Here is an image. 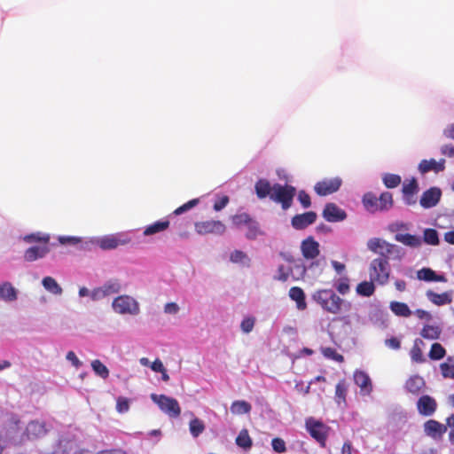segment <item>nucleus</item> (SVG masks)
I'll return each instance as SVG.
<instances>
[{
    "mask_svg": "<svg viewBox=\"0 0 454 454\" xmlns=\"http://www.w3.org/2000/svg\"><path fill=\"white\" fill-rule=\"evenodd\" d=\"M130 242V239L125 234L116 233L103 236L95 241V244L102 250H113L120 246L127 245Z\"/></svg>",
    "mask_w": 454,
    "mask_h": 454,
    "instance_id": "1a4fd4ad",
    "label": "nucleus"
},
{
    "mask_svg": "<svg viewBox=\"0 0 454 454\" xmlns=\"http://www.w3.org/2000/svg\"><path fill=\"white\" fill-rule=\"evenodd\" d=\"M447 431V426L434 419H429L424 423V432L426 435L434 440L442 439Z\"/></svg>",
    "mask_w": 454,
    "mask_h": 454,
    "instance_id": "4468645a",
    "label": "nucleus"
},
{
    "mask_svg": "<svg viewBox=\"0 0 454 454\" xmlns=\"http://www.w3.org/2000/svg\"><path fill=\"white\" fill-rule=\"evenodd\" d=\"M348 282L349 280L347 277L339 279V282L336 285V289L340 294L344 295L349 292L350 287Z\"/></svg>",
    "mask_w": 454,
    "mask_h": 454,
    "instance_id": "603ef678",
    "label": "nucleus"
},
{
    "mask_svg": "<svg viewBox=\"0 0 454 454\" xmlns=\"http://www.w3.org/2000/svg\"><path fill=\"white\" fill-rule=\"evenodd\" d=\"M390 265L387 258H375L369 266V276L372 281L384 286L388 282Z\"/></svg>",
    "mask_w": 454,
    "mask_h": 454,
    "instance_id": "20e7f679",
    "label": "nucleus"
},
{
    "mask_svg": "<svg viewBox=\"0 0 454 454\" xmlns=\"http://www.w3.org/2000/svg\"><path fill=\"white\" fill-rule=\"evenodd\" d=\"M151 399L164 413L171 418H177L181 414V408L176 399L165 395L152 394Z\"/></svg>",
    "mask_w": 454,
    "mask_h": 454,
    "instance_id": "423d86ee",
    "label": "nucleus"
},
{
    "mask_svg": "<svg viewBox=\"0 0 454 454\" xmlns=\"http://www.w3.org/2000/svg\"><path fill=\"white\" fill-rule=\"evenodd\" d=\"M302 256L307 260H313L319 255V243L312 237H309L302 240L301 244Z\"/></svg>",
    "mask_w": 454,
    "mask_h": 454,
    "instance_id": "2eb2a0df",
    "label": "nucleus"
},
{
    "mask_svg": "<svg viewBox=\"0 0 454 454\" xmlns=\"http://www.w3.org/2000/svg\"><path fill=\"white\" fill-rule=\"evenodd\" d=\"M322 354L324 355V356H325L326 358H329V359H332V360H334L338 363H342L344 361V356L340 354H339L336 349L333 348H324L322 349Z\"/></svg>",
    "mask_w": 454,
    "mask_h": 454,
    "instance_id": "8fccbe9b",
    "label": "nucleus"
},
{
    "mask_svg": "<svg viewBox=\"0 0 454 454\" xmlns=\"http://www.w3.org/2000/svg\"><path fill=\"white\" fill-rule=\"evenodd\" d=\"M129 409V402L128 398L120 396L116 402V410L120 413L127 412Z\"/></svg>",
    "mask_w": 454,
    "mask_h": 454,
    "instance_id": "4d7b16f0",
    "label": "nucleus"
},
{
    "mask_svg": "<svg viewBox=\"0 0 454 454\" xmlns=\"http://www.w3.org/2000/svg\"><path fill=\"white\" fill-rule=\"evenodd\" d=\"M363 204L371 213L388 210L393 207V196L391 192H385L377 198L373 193L367 192L363 197Z\"/></svg>",
    "mask_w": 454,
    "mask_h": 454,
    "instance_id": "7ed1b4c3",
    "label": "nucleus"
},
{
    "mask_svg": "<svg viewBox=\"0 0 454 454\" xmlns=\"http://www.w3.org/2000/svg\"><path fill=\"white\" fill-rule=\"evenodd\" d=\"M443 135L447 138L454 139V123L448 125L444 130Z\"/></svg>",
    "mask_w": 454,
    "mask_h": 454,
    "instance_id": "774afa93",
    "label": "nucleus"
},
{
    "mask_svg": "<svg viewBox=\"0 0 454 454\" xmlns=\"http://www.w3.org/2000/svg\"><path fill=\"white\" fill-rule=\"evenodd\" d=\"M427 299L436 306H442L452 302V292H444L442 294H437L432 290H428L426 293Z\"/></svg>",
    "mask_w": 454,
    "mask_h": 454,
    "instance_id": "412c9836",
    "label": "nucleus"
},
{
    "mask_svg": "<svg viewBox=\"0 0 454 454\" xmlns=\"http://www.w3.org/2000/svg\"><path fill=\"white\" fill-rule=\"evenodd\" d=\"M323 216L327 222H340L346 219V212L334 203H327L323 210Z\"/></svg>",
    "mask_w": 454,
    "mask_h": 454,
    "instance_id": "dca6fc26",
    "label": "nucleus"
},
{
    "mask_svg": "<svg viewBox=\"0 0 454 454\" xmlns=\"http://www.w3.org/2000/svg\"><path fill=\"white\" fill-rule=\"evenodd\" d=\"M348 383L345 379L340 380L335 387V402L338 405L345 407L347 405V394Z\"/></svg>",
    "mask_w": 454,
    "mask_h": 454,
    "instance_id": "5701e85b",
    "label": "nucleus"
},
{
    "mask_svg": "<svg viewBox=\"0 0 454 454\" xmlns=\"http://www.w3.org/2000/svg\"><path fill=\"white\" fill-rule=\"evenodd\" d=\"M49 252V245L33 246L25 251L24 259L27 262H34L43 258Z\"/></svg>",
    "mask_w": 454,
    "mask_h": 454,
    "instance_id": "aec40b11",
    "label": "nucleus"
},
{
    "mask_svg": "<svg viewBox=\"0 0 454 454\" xmlns=\"http://www.w3.org/2000/svg\"><path fill=\"white\" fill-rule=\"evenodd\" d=\"M386 345L392 348V349H399L400 347H401V342L400 340L395 338V337H392L390 339H387L386 341H385Z\"/></svg>",
    "mask_w": 454,
    "mask_h": 454,
    "instance_id": "0e129e2a",
    "label": "nucleus"
},
{
    "mask_svg": "<svg viewBox=\"0 0 454 454\" xmlns=\"http://www.w3.org/2000/svg\"><path fill=\"white\" fill-rule=\"evenodd\" d=\"M410 355L411 360L415 363L421 364L426 361L422 350L417 343H415L414 346L411 348Z\"/></svg>",
    "mask_w": 454,
    "mask_h": 454,
    "instance_id": "3c124183",
    "label": "nucleus"
},
{
    "mask_svg": "<svg viewBox=\"0 0 454 454\" xmlns=\"http://www.w3.org/2000/svg\"><path fill=\"white\" fill-rule=\"evenodd\" d=\"M67 359L72 363V364L78 369L82 365V362L78 359L74 351H68L67 354Z\"/></svg>",
    "mask_w": 454,
    "mask_h": 454,
    "instance_id": "052dcab7",
    "label": "nucleus"
},
{
    "mask_svg": "<svg viewBox=\"0 0 454 454\" xmlns=\"http://www.w3.org/2000/svg\"><path fill=\"white\" fill-rule=\"evenodd\" d=\"M441 190L439 188H430L423 192L419 203L424 208L434 207L441 199Z\"/></svg>",
    "mask_w": 454,
    "mask_h": 454,
    "instance_id": "a211bd4d",
    "label": "nucleus"
},
{
    "mask_svg": "<svg viewBox=\"0 0 454 454\" xmlns=\"http://www.w3.org/2000/svg\"><path fill=\"white\" fill-rule=\"evenodd\" d=\"M317 215L314 211L295 215L292 218L291 223L295 230H303L309 225L314 223L317 220Z\"/></svg>",
    "mask_w": 454,
    "mask_h": 454,
    "instance_id": "f3484780",
    "label": "nucleus"
},
{
    "mask_svg": "<svg viewBox=\"0 0 454 454\" xmlns=\"http://www.w3.org/2000/svg\"><path fill=\"white\" fill-rule=\"evenodd\" d=\"M195 231L200 235H223L226 231L225 224L219 220H207L197 222L194 224Z\"/></svg>",
    "mask_w": 454,
    "mask_h": 454,
    "instance_id": "9d476101",
    "label": "nucleus"
},
{
    "mask_svg": "<svg viewBox=\"0 0 454 454\" xmlns=\"http://www.w3.org/2000/svg\"><path fill=\"white\" fill-rule=\"evenodd\" d=\"M342 184V180L340 177L325 178L317 182L314 190L319 196H326L337 192Z\"/></svg>",
    "mask_w": 454,
    "mask_h": 454,
    "instance_id": "9b49d317",
    "label": "nucleus"
},
{
    "mask_svg": "<svg viewBox=\"0 0 454 454\" xmlns=\"http://www.w3.org/2000/svg\"><path fill=\"white\" fill-rule=\"evenodd\" d=\"M169 221L164 220V221H157L150 225H148L144 230V235L145 236H151L153 234H156L158 232H161L166 231L169 227Z\"/></svg>",
    "mask_w": 454,
    "mask_h": 454,
    "instance_id": "2f4dec72",
    "label": "nucleus"
},
{
    "mask_svg": "<svg viewBox=\"0 0 454 454\" xmlns=\"http://www.w3.org/2000/svg\"><path fill=\"white\" fill-rule=\"evenodd\" d=\"M289 297L296 302L299 310H304L307 308L306 296L304 291L299 286H293L289 290Z\"/></svg>",
    "mask_w": 454,
    "mask_h": 454,
    "instance_id": "393cba45",
    "label": "nucleus"
},
{
    "mask_svg": "<svg viewBox=\"0 0 454 454\" xmlns=\"http://www.w3.org/2000/svg\"><path fill=\"white\" fill-rule=\"evenodd\" d=\"M103 294L107 295H111L114 294H117L121 290V285L117 280H110L106 283L103 286Z\"/></svg>",
    "mask_w": 454,
    "mask_h": 454,
    "instance_id": "09e8293b",
    "label": "nucleus"
},
{
    "mask_svg": "<svg viewBox=\"0 0 454 454\" xmlns=\"http://www.w3.org/2000/svg\"><path fill=\"white\" fill-rule=\"evenodd\" d=\"M383 184L387 188L392 189L397 187L401 182V176L396 174L387 173L382 177Z\"/></svg>",
    "mask_w": 454,
    "mask_h": 454,
    "instance_id": "c03bdc74",
    "label": "nucleus"
},
{
    "mask_svg": "<svg viewBox=\"0 0 454 454\" xmlns=\"http://www.w3.org/2000/svg\"><path fill=\"white\" fill-rule=\"evenodd\" d=\"M48 433L45 422L38 419L27 423L25 430L19 436H12L11 442L15 446L25 444L29 441H35L44 437Z\"/></svg>",
    "mask_w": 454,
    "mask_h": 454,
    "instance_id": "f257e3e1",
    "label": "nucleus"
},
{
    "mask_svg": "<svg viewBox=\"0 0 454 454\" xmlns=\"http://www.w3.org/2000/svg\"><path fill=\"white\" fill-rule=\"evenodd\" d=\"M151 369L155 372H160L164 371L165 367L162 362L159 358H157L152 363Z\"/></svg>",
    "mask_w": 454,
    "mask_h": 454,
    "instance_id": "338daca9",
    "label": "nucleus"
},
{
    "mask_svg": "<svg viewBox=\"0 0 454 454\" xmlns=\"http://www.w3.org/2000/svg\"><path fill=\"white\" fill-rule=\"evenodd\" d=\"M389 308L391 311L397 317H409L412 314L409 306L404 302L395 301H391L389 304Z\"/></svg>",
    "mask_w": 454,
    "mask_h": 454,
    "instance_id": "7c9ffc66",
    "label": "nucleus"
},
{
    "mask_svg": "<svg viewBox=\"0 0 454 454\" xmlns=\"http://www.w3.org/2000/svg\"><path fill=\"white\" fill-rule=\"evenodd\" d=\"M91 367L95 373L102 379H106L109 376V370L100 360H93L91 362Z\"/></svg>",
    "mask_w": 454,
    "mask_h": 454,
    "instance_id": "de8ad7c7",
    "label": "nucleus"
},
{
    "mask_svg": "<svg viewBox=\"0 0 454 454\" xmlns=\"http://www.w3.org/2000/svg\"><path fill=\"white\" fill-rule=\"evenodd\" d=\"M445 160L442 159L440 161H436L434 159L423 160L419 165V169L422 174L427 173L431 170L438 173L445 168Z\"/></svg>",
    "mask_w": 454,
    "mask_h": 454,
    "instance_id": "4be33fe9",
    "label": "nucleus"
},
{
    "mask_svg": "<svg viewBox=\"0 0 454 454\" xmlns=\"http://www.w3.org/2000/svg\"><path fill=\"white\" fill-rule=\"evenodd\" d=\"M395 239L407 247H419L422 244V240L419 236L412 235L409 233H396Z\"/></svg>",
    "mask_w": 454,
    "mask_h": 454,
    "instance_id": "bb28decb",
    "label": "nucleus"
},
{
    "mask_svg": "<svg viewBox=\"0 0 454 454\" xmlns=\"http://www.w3.org/2000/svg\"><path fill=\"white\" fill-rule=\"evenodd\" d=\"M441 372L445 379H454V359L448 357L447 361L440 364Z\"/></svg>",
    "mask_w": 454,
    "mask_h": 454,
    "instance_id": "a19ab883",
    "label": "nucleus"
},
{
    "mask_svg": "<svg viewBox=\"0 0 454 454\" xmlns=\"http://www.w3.org/2000/svg\"><path fill=\"white\" fill-rule=\"evenodd\" d=\"M374 282L375 281H372L370 279V281H363V282L359 283L356 286V293L359 295L364 296V297L372 296L375 292Z\"/></svg>",
    "mask_w": 454,
    "mask_h": 454,
    "instance_id": "f704fd0d",
    "label": "nucleus"
},
{
    "mask_svg": "<svg viewBox=\"0 0 454 454\" xmlns=\"http://www.w3.org/2000/svg\"><path fill=\"white\" fill-rule=\"evenodd\" d=\"M425 386L424 379L419 375L411 376L405 382V388L412 395H419Z\"/></svg>",
    "mask_w": 454,
    "mask_h": 454,
    "instance_id": "b1692460",
    "label": "nucleus"
},
{
    "mask_svg": "<svg viewBox=\"0 0 454 454\" xmlns=\"http://www.w3.org/2000/svg\"><path fill=\"white\" fill-rule=\"evenodd\" d=\"M306 428L312 438H314L322 447L325 446L329 433V427L326 425L310 418L306 420Z\"/></svg>",
    "mask_w": 454,
    "mask_h": 454,
    "instance_id": "0eeeda50",
    "label": "nucleus"
},
{
    "mask_svg": "<svg viewBox=\"0 0 454 454\" xmlns=\"http://www.w3.org/2000/svg\"><path fill=\"white\" fill-rule=\"evenodd\" d=\"M437 409V403L434 398L428 395H421L417 401L419 413L425 417L432 416Z\"/></svg>",
    "mask_w": 454,
    "mask_h": 454,
    "instance_id": "f8f14e48",
    "label": "nucleus"
},
{
    "mask_svg": "<svg viewBox=\"0 0 454 454\" xmlns=\"http://www.w3.org/2000/svg\"><path fill=\"white\" fill-rule=\"evenodd\" d=\"M446 355L445 348L442 346V344L435 342L433 343L428 353V356L432 360H440L443 358Z\"/></svg>",
    "mask_w": 454,
    "mask_h": 454,
    "instance_id": "79ce46f5",
    "label": "nucleus"
},
{
    "mask_svg": "<svg viewBox=\"0 0 454 454\" xmlns=\"http://www.w3.org/2000/svg\"><path fill=\"white\" fill-rule=\"evenodd\" d=\"M354 380L362 391L370 392L372 390L371 379L364 372H355Z\"/></svg>",
    "mask_w": 454,
    "mask_h": 454,
    "instance_id": "c85d7f7f",
    "label": "nucleus"
},
{
    "mask_svg": "<svg viewBox=\"0 0 454 454\" xmlns=\"http://www.w3.org/2000/svg\"><path fill=\"white\" fill-rule=\"evenodd\" d=\"M271 446L274 451L278 453H284L286 450V442L279 437L273 438L271 441Z\"/></svg>",
    "mask_w": 454,
    "mask_h": 454,
    "instance_id": "6e6d98bb",
    "label": "nucleus"
},
{
    "mask_svg": "<svg viewBox=\"0 0 454 454\" xmlns=\"http://www.w3.org/2000/svg\"><path fill=\"white\" fill-rule=\"evenodd\" d=\"M113 309L118 314L136 315L139 312L138 303L129 295H120L113 301Z\"/></svg>",
    "mask_w": 454,
    "mask_h": 454,
    "instance_id": "6e6552de",
    "label": "nucleus"
},
{
    "mask_svg": "<svg viewBox=\"0 0 454 454\" xmlns=\"http://www.w3.org/2000/svg\"><path fill=\"white\" fill-rule=\"evenodd\" d=\"M42 284L43 287L50 293L59 295L62 294V288L58 282L51 277H45L43 278Z\"/></svg>",
    "mask_w": 454,
    "mask_h": 454,
    "instance_id": "4c0bfd02",
    "label": "nucleus"
},
{
    "mask_svg": "<svg viewBox=\"0 0 454 454\" xmlns=\"http://www.w3.org/2000/svg\"><path fill=\"white\" fill-rule=\"evenodd\" d=\"M442 330L437 325H426L423 326L420 335L427 340H436L440 337Z\"/></svg>",
    "mask_w": 454,
    "mask_h": 454,
    "instance_id": "72a5a7b5",
    "label": "nucleus"
},
{
    "mask_svg": "<svg viewBox=\"0 0 454 454\" xmlns=\"http://www.w3.org/2000/svg\"><path fill=\"white\" fill-rule=\"evenodd\" d=\"M198 203H199V199L191 200L188 202H186L184 205H182L179 207H177L174 211V214L176 215H181V214L190 210L191 208H192L196 205H198Z\"/></svg>",
    "mask_w": 454,
    "mask_h": 454,
    "instance_id": "5fc2aeb1",
    "label": "nucleus"
},
{
    "mask_svg": "<svg viewBox=\"0 0 454 454\" xmlns=\"http://www.w3.org/2000/svg\"><path fill=\"white\" fill-rule=\"evenodd\" d=\"M231 262L234 263H242L244 265H250V258L241 250H234L230 255Z\"/></svg>",
    "mask_w": 454,
    "mask_h": 454,
    "instance_id": "37998d69",
    "label": "nucleus"
},
{
    "mask_svg": "<svg viewBox=\"0 0 454 454\" xmlns=\"http://www.w3.org/2000/svg\"><path fill=\"white\" fill-rule=\"evenodd\" d=\"M230 200H229V197L224 195L223 197H221L219 200H217L215 203H214V210L218 212V211H221L223 208H224L228 203H229Z\"/></svg>",
    "mask_w": 454,
    "mask_h": 454,
    "instance_id": "bf43d9fd",
    "label": "nucleus"
},
{
    "mask_svg": "<svg viewBox=\"0 0 454 454\" xmlns=\"http://www.w3.org/2000/svg\"><path fill=\"white\" fill-rule=\"evenodd\" d=\"M27 243H39L40 245H49L51 237L49 234L36 232L26 235L23 238Z\"/></svg>",
    "mask_w": 454,
    "mask_h": 454,
    "instance_id": "c9c22d12",
    "label": "nucleus"
},
{
    "mask_svg": "<svg viewBox=\"0 0 454 454\" xmlns=\"http://www.w3.org/2000/svg\"><path fill=\"white\" fill-rule=\"evenodd\" d=\"M253 217L247 213H239L231 216V222L233 228L240 230L247 225Z\"/></svg>",
    "mask_w": 454,
    "mask_h": 454,
    "instance_id": "473e14b6",
    "label": "nucleus"
},
{
    "mask_svg": "<svg viewBox=\"0 0 454 454\" xmlns=\"http://www.w3.org/2000/svg\"><path fill=\"white\" fill-rule=\"evenodd\" d=\"M179 310V307L175 302H168L164 307V311L168 314H176Z\"/></svg>",
    "mask_w": 454,
    "mask_h": 454,
    "instance_id": "69168bd1",
    "label": "nucleus"
},
{
    "mask_svg": "<svg viewBox=\"0 0 454 454\" xmlns=\"http://www.w3.org/2000/svg\"><path fill=\"white\" fill-rule=\"evenodd\" d=\"M254 188L259 199H265L268 196L270 198L273 192V185L271 186L270 182L266 179L257 181Z\"/></svg>",
    "mask_w": 454,
    "mask_h": 454,
    "instance_id": "cd10ccee",
    "label": "nucleus"
},
{
    "mask_svg": "<svg viewBox=\"0 0 454 454\" xmlns=\"http://www.w3.org/2000/svg\"><path fill=\"white\" fill-rule=\"evenodd\" d=\"M254 323H255L254 317H245L240 324L241 330L245 333H249L250 332H252V330L254 326Z\"/></svg>",
    "mask_w": 454,
    "mask_h": 454,
    "instance_id": "864d4df0",
    "label": "nucleus"
},
{
    "mask_svg": "<svg viewBox=\"0 0 454 454\" xmlns=\"http://www.w3.org/2000/svg\"><path fill=\"white\" fill-rule=\"evenodd\" d=\"M423 240L425 243L432 246H436L439 244V237L436 230L432 228H427L424 231Z\"/></svg>",
    "mask_w": 454,
    "mask_h": 454,
    "instance_id": "49530a36",
    "label": "nucleus"
},
{
    "mask_svg": "<svg viewBox=\"0 0 454 454\" xmlns=\"http://www.w3.org/2000/svg\"><path fill=\"white\" fill-rule=\"evenodd\" d=\"M367 247L369 250L376 254H379L380 250L383 249V247H387V253L398 252V247L395 245L388 243L379 238H372L369 239L367 242Z\"/></svg>",
    "mask_w": 454,
    "mask_h": 454,
    "instance_id": "6ab92c4d",
    "label": "nucleus"
},
{
    "mask_svg": "<svg viewBox=\"0 0 454 454\" xmlns=\"http://www.w3.org/2000/svg\"><path fill=\"white\" fill-rule=\"evenodd\" d=\"M418 192L419 185L415 177L404 182L402 189L404 203L408 206L415 205L417 203L415 195Z\"/></svg>",
    "mask_w": 454,
    "mask_h": 454,
    "instance_id": "ddd939ff",
    "label": "nucleus"
},
{
    "mask_svg": "<svg viewBox=\"0 0 454 454\" xmlns=\"http://www.w3.org/2000/svg\"><path fill=\"white\" fill-rule=\"evenodd\" d=\"M236 444L244 449L249 450L253 445V441L248 434L247 429H242L236 438Z\"/></svg>",
    "mask_w": 454,
    "mask_h": 454,
    "instance_id": "e433bc0d",
    "label": "nucleus"
},
{
    "mask_svg": "<svg viewBox=\"0 0 454 454\" xmlns=\"http://www.w3.org/2000/svg\"><path fill=\"white\" fill-rule=\"evenodd\" d=\"M189 428L193 437H198L205 430V425L202 420L195 418L190 421Z\"/></svg>",
    "mask_w": 454,
    "mask_h": 454,
    "instance_id": "a18cd8bd",
    "label": "nucleus"
},
{
    "mask_svg": "<svg viewBox=\"0 0 454 454\" xmlns=\"http://www.w3.org/2000/svg\"><path fill=\"white\" fill-rule=\"evenodd\" d=\"M312 299L320 307L331 314H338L341 310L344 301L332 289H320L312 294Z\"/></svg>",
    "mask_w": 454,
    "mask_h": 454,
    "instance_id": "f03ea898",
    "label": "nucleus"
},
{
    "mask_svg": "<svg viewBox=\"0 0 454 454\" xmlns=\"http://www.w3.org/2000/svg\"><path fill=\"white\" fill-rule=\"evenodd\" d=\"M59 241L62 245H66V244L76 245L79 242H81V239L80 238H76V237H64V236H62V237L59 238Z\"/></svg>",
    "mask_w": 454,
    "mask_h": 454,
    "instance_id": "680f3d73",
    "label": "nucleus"
},
{
    "mask_svg": "<svg viewBox=\"0 0 454 454\" xmlns=\"http://www.w3.org/2000/svg\"><path fill=\"white\" fill-rule=\"evenodd\" d=\"M417 278L419 280H424L427 282H445L446 278L443 275H437L432 269L430 268H422L421 270L417 271Z\"/></svg>",
    "mask_w": 454,
    "mask_h": 454,
    "instance_id": "a878e982",
    "label": "nucleus"
},
{
    "mask_svg": "<svg viewBox=\"0 0 454 454\" xmlns=\"http://www.w3.org/2000/svg\"><path fill=\"white\" fill-rule=\"evenodd\" d=\"M0 299L13 301L17 299V291L10 282L0 284Z\"/></svg>",
    "mask_w": 454,
    "mask_h": 454,
    "instance_id": "c756f323",
    "label": "nucleus"
},
{
    "mask_svg": "<svg viewBox=\"0 0 454 454\" xmlns=\"http://www.w3.org/2000/svg\"><path fill=\"white\" fill-rule=\"evenodd\" d=\"M278 275L276 277V279L286 282L288 279L289 272L286 271L284 265H280L278 268Z\"/></svg>",
    "mask_w": 454,
    "mask_h": 454,
    "instance_id": "e2e57ef3",
    "label": "nucleus"
},
{
    "mask_svg": "<svg viewBox=\"0 0 454 454\" xmlns=\"http://www.w3.org/2000/svg\"><path fill=\"white\" fill-rule=\"evenodd\" d=\"M251 409V404L244 400L235 401L231 405V411L238 415L249 413Z\"/></svg>",
    "mask_w": 454,
    "mask_h": 454,
    "instance_id": "58836bf2",
    "label": "nucleus"
},
{
    "mask_svg": "<svg viewBox=\"0 0 454 454\" xmlns=\"http://www.w3.org/2000/svg\"><path fill=\"white\" fill-rule=\"evenodd\" d=\"M245 227L247 228L245 236L247 239H255L260 234H262L259 223L254 218H252L250 220V223H247V225H246Z\"/></svg>",
    "mask_w": 454,
    "mask_h": 454,
    "instance_id": "ea45409f",
    "label": "nucleus"
},
{
    "mask_svg": "<svg viewBox=\"0 0 454 454\" xmlns=\"http://www.w3.org/2000/svg\"><path fill=\"white\" fill-rule=\"evenodd\" d=\"M298 200L304 208H308L311 206L310 196L305 191L299 192Z\"/></svg>",
    "mask_w": 454,
    "mask_h": 454,
    "instance_id": "13d9d810",
    "label": "nucleus"
},
{
    "mask_svg": "<svg viewBox=\"0 0 454 454\" xmlns=\"http://www.w3.org/2000/svg\"><path fill=\"white\" fill-rule=\"evenodd\" d=\"M295 193L296 189L292 185L275 184H273V192L270 196V200L280 203L282 208L286 210L291 207Z\"/></svg>",
    "mask_w": 454,
    "mask_h": 454,
    "instance_id": "39448f33",
    "label": "nucleus"
}]
</instances>
